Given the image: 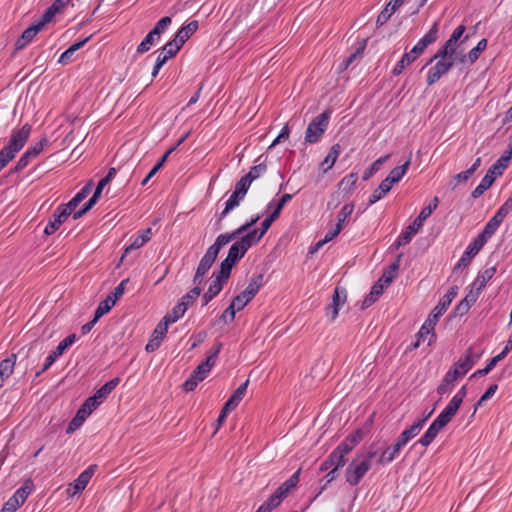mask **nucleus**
I'll use <instances>...</instances> for the list:
<instances>
[{
  "label": "nucleus",
  "instance_id": "obj_1",
  "mask_svg": "<svg viewBox=\"0 0 512 512\" xmlns=\"http://www.w3.org/2000/svg\"><path fill=\"white\" fill-rule=\"evenodd\" d=\"M438 23L435 22L429 31L413 46L410 52L404 53L392 70L394 76L400 75L406 66L414 62L432 43L437 40Z\"/></svg>",
  "mask_w": 512,
  "mask_h": 512
},
{
  "label": "nucleus",
  "instance_id": "obj_2",
  "mask_svg": "<svg viewBox=\"0 0 512 512\" xmlns=\"http://www.w3.org/2000/svg\"><path fill=\"white\" fill-rule=\"evenodd\" d=\"M411 164V155L404 164L393 168L389 175L380 183L369 197L368 204L373 205L381 200L392 188V185L398 183L405 175Z\"/></svg>",
  "mask_w": 512,
  "mask_h": 512
},
{
  "label": "nucleus",
  "instance_id": "obj_3",
  "mask_svg": "<svg viewBox=\"0 0 512 512\" xmlns=\"http://www.w3.org/2000/svg\"><path fill=\"white\" fill-rule=\"evenodd\" d=\"M331 111L325 110L316 116L309 124L305 132V141L307 143H316L320 140L329 125Z\"/></svg>",
  "mask_w": 512,
  "mask_h": 512
},
{
  "label": "nucleus",
  "instance_id": "obj_4",
  "mask_svg": "<svg viewBox=\"0 0 512 512\" xmlns=\"http://www.w3.org/2000/svg\"><path fill=\"white\" fill-rule=\"evenodd\" d=\"M361 454H358L347 466L345 471L346 482L350 486H356L360 483L365 474L370 470L371 463L367 460H359Z\"/></svg>",
  "mask_w": 512,
  "mask_h": 512
},
{
  "label": "nucleus",
  "instance_id": "obj_5",
  "mask_svg": "<svg viewBox=\"0 0 512 512\" xmlns=\"http://www.w3.org/2000/svg\"><path fill=\"white\" fill-rule=\"evenodd\" d=\"M264 283V275L262 273L254 274L245 288L240 294L235 296L232 301L235 302L237 306L241 309L244 307L255 297L260 288Z\"/></svg>",
  "mask_w": 512,
  "mask_h": 512
},
{
  "label": "nucleus",
  "instance_id": "obj_6",
  "mask_svg": "<svg viewBox=\"0 0 512 512\" xmlns=\"http://www.w3.org/2000/svg\"><path fill=\"white\" fill-rule=\"evenodd\" d=\"M115 175L116 169L113 167L110 168L108 170L107 175L98 182L97 187L91 198L86 203L83 204L80 210L73 213L74 220L83 217L89 210L92 209V207L97 203L98 199L100 198L104 187L115 177Z\"/></svg>",
  "mask_w": 512,
  "mask_h": 512
},
{
  "label": "nucleus",
  "instance_id": "obj_7",
  "mask_svg": "<svg viewBox=\"0 0 512 512\" xmlns=\"http://www.w3.org/2000/svg\"><path fill=\"white\" fill-rule=\"evenodd\" d=\"M76 334H70L66 338H64L45 359V363L42 368L36 372L35 377H39L43 372L48 370L51 365L56 361V359L61 356L64 351L69 348L76 341Z\"/></svg>",
  "mask_w": 512,
  "mask_h": 512
},
{
  "label": "nucleus",
  "instance_id": "obj_8",
  "mask_svg": "<svg viewBox=\"0 0 512 512\" xmlns=\"http://www.w3.org/2000/svg\"><path fill=\"white\" fill-rule=\"evenodd\" d=\"M253 245L256 244L251 240V237L245 234L231 245L226 258L237 264Z\"/></svg>",
  "mask_w": 512,
  "mask_h": 512
},
{
  "label": "nucleus",
  "instance_id": "obj_9",
  "mask_svg": "<svg viewBox=\"0 0 512 512\" xmlns=\"http://www.w3.org/2000/svg\"><path fill=\"white\" fill-rule=\"evenodd\" d=\"M30 132V124H25L20 129L13 130L8 144L5 147L12 151L14 154H17L26 144Z\"/></svg>",
  "mask_w": 512,
  "mask_h": 512
},
{
  "label": "nucleus",
  "instance_id": "obj_10",
  "mask_svg": "<svg viewBox=\"0 0 512 512\" xmlns=\"http://www.w3.org/2000/svg\"><path fill=\"white\" fill-rule=\"evenodd\" d=\"M119 378H113L102 385L96 392L88 397L86 401V406H90L96 409L107 397L108 395L116 388L119 384Z\"/></svg>",
  "mask_w": 512,
  "mask_h": 512
},
{
  "label": "nucleus",
  "instance_id": "obj_11",
  "mask_svg": "<svg viewBox=\"0 0 512 512\" xmlns=\"http://www.w3.org/2000/svg\"><path fill=\"white\" fill-rule=\"evenodd\" d=\"M96 470V464L89 465L83 472L79 474V476L73 481V483L69 484V487L67 488V493L74 496L82 492L88 485L89 481L91 480Z\"/></svg>",
  "mask_w": 512,
  "mask_h": 512
},
{
  "label": "nucleus",
  "instance_id": "obj_12",
  "mask_svg": "<svg viewBox=\"0 0 512 512\" xmlns=\"http://www.w3.org/2000/svg\"><path fill=\"white\" fill-rule=\"evenodd\" d=\"M458 290L459 288L456 285L451 286L449 288L447 293L439 300L437 306L432 310V312L428 316L430 322H433L434 324L437 323L439 317L443 315V313L451 304L452 300L457 296Z\"/></svg>",
  "mask_w": 512,
  "mask_h": 512
},
{
  "label": "nucleus",
  "instance_id": "obj_13",
  "mask_svg": "<svg viewBox=\"0 0 512 512\" xmlns=\"http://www.w3.org/2000/svg\"><path fill=\"white\" fill-rule=\"evenodd\" d=\"M455 62L449 60H438L434 66H432L427 73L426 82L428 86H431L438 82L442 76L448 73L454 66Z\"/></svg>",
  "mask_w": 512,
  "mask_h": 512
},
{
  "label": "nucleus",
  "instance_id": "obj_14",
  "mask_svg": "<svg viewBox=\"0 0 512 512\" xmlns=\"http://www.w3.org/2000/svg\"><path fill=\"white\" fill-rule=\"evenodd\" d=\"M347 300V290L344 287L336 286L332 295V304L327 307L326 315L330 317L331 321H334L340 308L345 304Z\"/></svg>",
  "mask_w": 512,
  "mask_h": 512
},
{
  "label": "nucleus",
  "instance_id": "obj_15",
  "mask_svg": "<svg viewBox=\"0 0 512 512\" xmlns=\"http://www.w3.org/2000/svg\"><path fill=\"white\" fill-rule=\"evenodd\" d=\"M485 244L480 241L477 237L467 246L461 258L454 266L453 271L460 268H466L471 263L472 259L479 253Z\"/></svg>",
  "mask_w": 512,
  "mask_h": 512
},
{
  "label": "nucleus",
  "instance_id": "obj_16",
  "mask_svg": "<svg viewBox=\"0 0 512 512\" xmlns=\"http://www.w3.org/2000/svg\"><path fill=\"white\" fill-rule=\"evenodd\" d=\"M435 325L436 324L430 322V320L427 319L420 328L419 332L416 334V340L411 344V347L413 349L418 348L421 342H424L426 339H428V346L434 344L437 338L434 332Z\"/></svg>",
  "mask_w": 512,
  "mask_h": 512
},
{
  "label": "nucleus",
  "instance_id": "obj_17",
  "mask_svg": "<svg viewBox=\"0 0 512 512\" xmlns=\"http://www.w3.org/2000/svg\"><path fill=\"white\" fill-rule=\"evenodd\" d=\"M483 352L473 354V348L469 347L465 354L461 356L452 368H456L460 371V376L465 375L474 364L481 358Z\"/></svg>",
  "mask_w": 512,
  "mask_h": 512
},
{
  "label": "nucleus",
  "instance_id": "obj_18",
  "mask_svg": "<svg viewBox=\"0 0 512 512\" xmlns=\"http://www.w3.org/2000/svg\"><path fill=\"white\" fill-rule=\"evenodd\" d=\"M70 215L71 213L68 210H66L62 205H59L52 216L49 218V221L44 229V233L46 235H52Z\"/></svg>",
  "mask_w": 512,
  "mask_h": 512
},
{
  "label": "nucleus",
  "instance_id": "obj_19",
  "mask_svg": "<svg viewBox=\"0 0 512 512\" xmlns=\"http://www.w3.org/2000/svg\"><path fill=\"white\" fill-rule=\"evenodd\" d=\"M364 433L362 429H357L349 434L335 449L344 458L349 454L363 439Z\"/></svg>",
  "mask_w": 512,
  "mask_h": 512
},
{
  "label": "nucleus",
  "instance_id": "obj_20",
  "mask_svg": "<svg viewBox=\"0 0 512 512\" xmlns=\"http://www.w3.org/2000/svg\"><path fill=\"white\" fill-rule=\"evenodd\" d=\"M167 330L168 325L161 320L155 327L151 338L149 339L148 343L145 346L146 352L152 353L160 347L163 339L166 336Z\"/></svg>",
  "mask_w": 512,
  "mask_h": 512
},
{
  "label": "nucleus",
  "instance_id": "obj_21",
  "mask_svg": "<svg viewBox=\"0 0 512 512\" xmlns=\"http://www.w3.org/2000/svg\"><path fill=\"white\" fill-rule=\"evenodd\" d=\"M210 372L207 368L203 367L200 363L190 374L188 379L183 383V389L186 392L193 391L199 382L203 381L207 374Z\"/></svg>",
  "mask_w": 512,
  "mask_h": 512
},
{
  "label": "nucleus",
  "instance_id": "obj_22",
  "mask_svg": "<svg viewBox=\"0 0 512 512\" xmlns=\"http://www.w3.org/2000/svg\"><path fill=\"white\" fill-rule=\"evenodd\" d=\"M405 445L406 444L399 437H397L393 445L382 451L377 460V463L381 465L391 463L399 455L400 451Z\"/></svg>",
  "mask_w": 512,
  "mask_h": 512
},
{
  "label": "nucleus",
  "instance_id": "obj_23",
  "mask_svg": "<svg viewBox=\"0 0 512 512\" xmlns=\"http://www.w3.org/2000/svg\"><path fill=\"white\" fill-rule=\"evenodd\" d=\"M44 26L45 25H42V22L38 20L36 23L25 29L15 43L16 50L23 49Z\"/></svg>",
  "mask_w": 512,
  "mask_h": 512
},
{
  "label": "nucleus",
  "instance_id": "obj_24",
  "mask_svg": "<svg viewBox=\"0 0 512 512\" xmlns=\"http://www.w3.org/2000/svg\"><path fill=\"white\" fill-rule=\"evenodd\" d=\"M461 377L460 371L456 368H451L447 371L441 383L437 387V393L440 395H445L451 392L454 387L455 381Z\"/></svg>",
  "mask_w": 512,
  "mask_h": 512
},
{
  "label": "nucleus",
  "instance_id": "obj_25",
  "mask_svg": "<svg viewBox=\"0 0 512 512\" xmlns=\"http://www.w3.org/2000/svg\"><path fill=\"white\" fill-rule=\"evenodd\" d=\"M346 464V459L334 449L321 463L320 471L325 472L332 468L340 469Z\"/></svg>",
  "mask_w": 512,
  "mask_h": 512
},
{
  "label": "nucleus",
  "instance_id": "obj_26",
  "mask_svg": "<svg viewBox=\"0 0 512 512\" xmlns=\"http://www.w3.org/2000/svg\"><path fill=\"white\" fill-rule=\"evenodd\" d=\"M152 236V229L147 228L143 230L140 234L135 236L129 246H127L122 254L121 260H123L131 251L137 250L141 248L145 243H147Z\"/></svg>",
  "mask_w": 512,
  "mask_h": 512
},
{
  "label": "nucleus",
  "instance_id": "obj_27",
  "mask_svg": "<svg viewBox=\"0 0 512 512\" xmlns=\"http://www.w3.org/2000/svg\"><path fill=\"white\" fill-rule=\"evenodd\" d=\"M402 257V253L398 254L396 259L388 266V269L385 270L382 276L379 278L378 282L384 284V287L389 286L393 279L397 276Z\"/></svg>",
  "mask_w": 512,
  "mask_h": 512
},
{
  "label": "nucleus",
  "instance_id": "obj_28",
  "mask_svg": "<svg viewBox=\"0 0 512 512\" xmlns=\"http://www.w3.org/2000/svg\"><path fill=\"white\" fill-rule=\"evenodd\" d=\"M92 181H89L76 195L67 203L61 204L71 214L75 208L88 196L91 192Z\"/></svg>",
  "mask_w": 512,
  "mask_h": 512
},
{
  "label": "nucleus",
  "instance_id": "obj_29",
  "mask_svg": "<svg viewBox=\"0 0 512 512\" xmlns=\"http://www.w3.org/2000/svg\"><path fill=\"white\" fill-rule=\"evenodd\" d=\"M341 153V146L339 143H336L334 145H332V147L330 148L328 154L326 155V157L324 158V160L320 163V169L326 173L327 171H329L330 169H332V167L334 166L338 156L340 155Z\"/></svg>",
  "mask_w": 512,
  "mask_h": 512
},
{
  "label": "nucleus",
  "instance_id": "obj_30",
  "mask_svg": "<svg viewBox=\"0 0 512 512\" xmlns=\"http://www.w3.org/2000/svg\"><path fill=\"white\" fill-rule=\"evenodd\" d=\"M69 2V0H56L40 17L39 20L42 22V25L49 23Z\"/></svg>",
  "mask_w": 512,
  "mask_h": 512
},
{
  "label": "nucleus",
  "instance_id": "obj_31",
  "mask_svg": "<svg viewBox=\"0 0 512 512\" xmlns=\"http://www.w3.org/2000/svg\"><path fill=\"white\" fill-rule=\"evenodd\" d=\"M276 220L274 215H269L264 221L261 223L260 229H252L247 233L251 240L257 244L261 238L266 234L268 229L271 227L272 223Z\"/></svg>",
  "mask_w": 512,
  "mask_h": 512
},
{
  "label": "nucleus",
  "instance_id": "obj_32",
  "mask_svg": "<svg viewBox=\"0 0 512 512\" xmlns=\"http://www.w3.org/2000/svg\"><path fill=\"white\" fill-rule=\"evenodd\" d=\"M510 156L505 153L489 168L485 176H490L495 181L497 176L502 175L503 171L507 168Z\"/></svg>",
  "mask_w": 512,
  "mask_h": 512
},
{
  "label": "nucleus",
  "instance_id": "obj_33",
  "mask_svg": "<svg viewBox=\"0 0 512 512\" xmlns=\"http://www.w3.org/2000/svg\"><path fill=\"white\" fill-rule=\"evenodd\" d=\"M248 384L249 380H246L233 392L231 397L224 404L226 408L234 410L238 406V404L242 401L243 397L246 394Z\"/></svg>",
  "mask_w": 512,
  "mask_h": 512
},
{
  "label": "nucleus",
  "instance_id": "obj_34",
  "mask_svg": "<svg viewBox=\"0 0 512 512\" xmlns=\"http://www.w3.org/2000/svg\"><path fill=\"white\" fill-rule=\"evenodd\" d=\"M300 480V470L293 473L284 483H282L275 491L284 499L289 492L295 488Z\"/></svg>",
  "mask_w": 512,
  "mask_h": 512
},
{
  "label": "nucleus",
  "instance_id": "obj_35",
  "mask_svg": "<svg viewBox=\"0 0 512 512\" xmlns=\"http://www.w3.org/2000/svg\"><path fill=\"white\" fill-rule=\"evenodd\" d=\"M442 429L443 428L438 424L432 422L426 432L414 445L420 444L423 447H428L435 440L436 436Z\"/></svg>",
  "mask_w": 512,
  "mask_h": 512
},
{
  "label": "nucleus",
  "instance_id": "obj_36",
  "mask_svg": "<svg viewBox=\"0 0 512 512\" xmlns=\"http://www.w3.org/2000/svg\"><path fill=\"white\" fill-rule=\"evenodd\" d=\"M496 273V267H488L483 272L479 273L472 283L473 289H477V291H481L486 283L493 278Z\"/></svg>",
  "mask_w": 512,
  "mask_h": 512
},
{
  "label": "nucleus",
  "instance_id": "obj_37",
  "mask_svg": "<svg viewBox=\"0 0 512 512\" xmlns=\"http://www.w3.org/2000/svg\"><path fill=\"white\" fill-rule=\"evenodd\" d=\"M384 290V284L380 282H376L372 288L370 293L364 298L361 304V309L364 310L374 304L378 298L382 295Z\"/></svg>",
  "mask_w": 512,
  "mask_h": 512
},
{
  "label": "nucleus",
  "instance_id": "obj_38",
  "mask_svg": "<svg viewBox=\"0 0 512 512\" xmlns=\"http://www.w3.org/2000/svg\"><path fill=\"white\" fill-rule=\"evenodd\" d=\"M487 47V40L485 38L481 39L477 45L472 48L467 55H464L462 58L459 59L461 63H465L466 61L469 64H473L477 61L480 54L486 49Z\"/></svg>",
  "mask_w": 512,
  "mask_h": 512
},
{
  "label": "nucleus",
  "instance_id": "obj_39",
  "mask_svg": "<svg viewBox=\"0 0 512 512\" xmlns=\"http://www.w3.org/2000/svg\"><path fill=\"white\" fill-rule=\"evenodd\" d=\"M427 212L420 211L419 215L414 219V221L408 225L402 232L409 237L411 240L418 232V230L422 227L423 222L428 218Z\"/></svg>",
  "mask_w": 512,
  "mask_h": 512
},
{
  "label": "nucleus",
  "instance_id": "obj_40",
  "mask_svg": "<svg viewBox=\"0 0 512 512\" xmlns=\"http://www.w3.org/2000/svg\"><path fill=\"white\" fill-rule=\"evenodd\" d=\"M186 311L185 304L178 302L173 309L162 318V321L169 326V324H173L183 317Z\"/></svg>",
  "mask_w": 512,
  "mask_h": 512
},
{
  "label": "nucleus",
  "instance_id": "obj_41",
  "mask_svg": "<svg viewBox=\"0 0 512 512\" xmlns=\"http://www.w3.org/2000/svg\"><path fill=\"white\" fill-rule=\"evenodd\" d=\"M16 360H17V355L11 354L10 356H8L7 358H5L4 360H2L0 362V376L4 380L8 379L11 376V374L13 373L14 367L16 364Z\"/></svg>",
  "mask_w": 512,
  "mask_h": 512
},
{
  "label": "nucleus",
  "instance_id": "obj_42",
  "mask_svg": "<svg viewBox=\"0 0 512 512\" xmlns=\"http://www.w3.org/2000/svg\"><path fill=\"white\" fill-rule=\"evenodd\" d=\"M159 40V36L154 34L152 31H149L148 34L144 37V39L137 46L136 52L138 54H144L148 52L152 46L158 43Z\"/></svg>",
  "mask_w": 512,
  "mask_h": 512
},
{
  "label": "nucleus",
  "instance_id": "obj_43",
  "mask_svg": "<svg viewBox=\"0 0 512 512\" xmlns=\"http://www.w3.org/2000/svg\"><path fill=\"white\" fill-rule=\"evenodd\" d=\"M229 243L228 237L224 234H220L215 242L207 249L205 255L216 260L220 249Z\"/></svg>",
  "mask_w": 512,
  "mask_h": 512
},
{
  "label": "nucleus",
  "instance_id": "obj_44",
  "mask_svg": "<svg viewBox=\"0 0 512 512\" xmlns=\"http://www.w3.org/2000/svg\"><path fill=\"white\" fill-rule=\"evenodd\" d=\"M243 199H244L243 196H241L239 193H236L235 191H233V193L231 194L229 199L225 202V208L219 215V221L224 219L231 210H233L240 204V201Z\"/></svg>",
  "mask_w": 512,
  "mask_h": 512
},
{
  "label": "nucleus",
  "instance_id": "obj_45",
  "mask_svg": "<svg viewBox=\"0 0 512 512\" xmlns=\"http://www.w3.org/2000/svg\"><path fill=\"white\" fill-rule=\"evenodd\" d=\"M421 422H414L410 427L406 428L401 434L398 436L405 444H407L410 440L416 437L421 429Z\"/></svg>",
  "mask_w": 512,
  "mask_h": 512
},
{
  "label": "nucleus",
  "instance_id": "obj_46",
  "mask_svg": "<svg viewBox=\"0 0 512 512\" xmlns=\"http://www.w3.org/2000/svg\"><path fill=\"white\" fill-rule=\"evenodd\" d=\"M292 199L291 194H283L279 201L277 203H274V201H271L267 205V209H271L274 206L273 211L271 212V215H274L276 219L280 216V213L283 209V207Z\"/></svg>",
  "mask_w": 512,
  "mask_h": 512
},
{
  "label": "nucleus",
  "instance_id": "obj_47",
  "mask_svg": "<svg viewBox=\"0 0 512 512\" xmlns=\"http://www.w3.org/2000/svg\"><path fill=\"white\" fill-rule=\"evenodd\" d=\"M223 287H221V284L219 282H211L208 290L203 294L202 296V305H207L214 297H216Z\"/></svg>",
  "mask_w": 512,
  "mask_h": 512
},
{
  "label": "nucleus",
  "instance_id": "obj_48",
  "mask_svg": "<svg viewBox=\"0 0 512 512\" xmlns=\"http://www.w3.org/2000/svg\"><path fill=\"white\" fill-rule=\"evenodd\" d=\"M222 343H217L214 345L208 352V355L206 357V360L201 362L202 366L207 368L208 370H211V368L215 365L216 359L218 357V354L221 350Z\"/></svg>",
  "mask_w": 512,
  "mask_h": 512
},
{
  "label": "nucleus",
  "instance_id": "obj_49",
  "mask_svg": "<svg viewBox=\"0 0 512 512\" xmlns=\"http://www.w3.org/2000/svg\"><path fill=\"white\" fill-rule=\"evenodd\" d=\"M357 180L358 175L356 173H350L349 175L342 178V180L339 182V189L345 193H350L354 189Z\"/></svg>",
  "mask_w": 512,
  "mask_h": 512
},
{
  "label": "nucleus",
  "instance_id": "obj_50",
  "mask_svg": "<svg viewBox=\"0 0 512 512\" xmlns=\"http://www.w3.org/2000/svg\"><path fill=\"white\" fill-rule=\"evenodd\" d=\"M267 158L264 159V161L259 162L257 165L250 168L249 172L245 174V176L253 182L254 180L258 179L261 175L265 174L267 171V164H266Z\"/></svg>",
  "mask_w": 512,
  "mask_h": 512
},
{
  "label": "nucleus",
  "instance_id": "obj_51",
  "mask_svg": "<svg viewBox=\"0 0 512 512\" xmlns=\"http://www.w3.org/2000/svg\"><path fill=\"white\" fill-rule=\"evenodd\" d=\"M500 226L497 225L492 220H489L483 231L477 236V238L482 241L484 244L488 241L489 238L493 236V234L498 230Z\"/></svg>",
  "mask_w": 512,
  "mask_h": 512
},
{
  "label": "nucleus",
  "instance_id": "obj_52",
  "mask_svg": "<svg viewBox=\"0 0 512 512\" xmlns=\"http://www.w3.org/2000/svg\"><path fill=\"white\" fill-rule=\"evenodd\" d=\"M242 309L235 304V302L231 301L230 305L224 310L219 320L223 323L233 322L235 319L236 311H241Z\"/></svg>",
  "mask_w": 512,
  "mask_h": 512
},
{
  "label": "nucleus",
  "instance_id": "obj_53",
  "mask_svg": "<svg viewBox=\"0 0 512 512\" xmlns=\"http://www.w3.org/2000/svg\"><path fill=\"white\" fill-rule=\"evenodd\" d=\"M390 158V154L382 156L375 160L369 168H367L363 173V180H368L375 172H377L381 165L384 164Z\"/></svg>",
  "mask_w": 512,
  "mask_h": 512
},
{
  "label": "nucleus",
  "instance_id": "obj_54",
  "mask_svg": "<svg viewBox=\"0 0 512 512\" xmlns=\"http://www.w3.org/2000/svg\"><path fill=\"white\" fill-rule=\"evenodd\" d=\"M493 184V179L490 176H484L476 188L472 191L473 198H479L483 193L488 190Z\"/></svg>",
  "mask_w": 512,
  "mask_h": 512
},
{
  "label": "nucleus",
  "instance_id": "obj_55",
  "mask_svg": "<svg viewBox=\"0 0 512 512\" xmlns=\"http://www.w3.org/2000/svg\"><path fill=\"white\" fill-rule=\"evenodd\" d=\"M198 26V21L193 20L181 27L176 33L179 34V37H183L184 40L187 41L197 31Z\"/></svg>",
  "mask_w": 512,
  "mask_h": 512
},
{
  "label": "nucleus",
  "instance_id": "obj_56",
  "mask_svg": "<svg viewBox=\"0 0 512 512\" xmlns=\"http://www.w3.org/2000/svg\"><path fill=\"white\" fill-rule=\"evenodd\" d=\"M115 304L116 303L108 297L102 300L94 312L96 319H100L102 316L108 313Z\"/></svg>",
  "mask_w": 512,
  "mask_h": 512
},
{
  "label": "nucleus",
  "instance_id": "obj_57",
  "mask_svg": "<svg viewBox=\"0 0 512 512\" xmlns=\"http://www.w3.org/2000/svg\"><path fill=\"white\" fill-rule=\"evenodd\" d=\"M202 289L200 287H193L189 292L182 296L180 303H184L186 309L200 296Z\"/></svg>",
  "mask_w": 512,
  "mask_h": 512
},
{
  "label": "nucleus",
  "instance_id": "obj_58",
  "mask_svg": "<svg viewBox=\"0 0 512 512\" xmlns=\"http://www.w3.org/2000/svg\"><path fill=\"white\" fill-rule=\"evenodd\" d=\"M446 60V61H453L455 62L456 59H457V56H454L451 52H449V50L445 47V46H442L439 48V50L436 52V54L428 61L427 64H431L433 61L435 60Z\"/></svg>",
  "mask_w": 512,
  "mask_h": 512
},
{
  "label": "nucleus",
  "instance_id": "obj_59",
  "mask_svg": "<svg viewBox=\"0 0 512 512\" xmlns=\"http://www.w3.org/2000/svg\"><path fill=\"white\" fill-rule=\"evenodd\" d=\"M177 51L173 48V45L166 43L160 50L157 58L164 64L171 58L177 55Z\"/></svg>",
  "mask_w": 512,
  "mask_h": 512
},
{
  "label": "nucleus",
  "instance_id": "obj_60",
  "mask_svg": "<svg viewBox=\"0 0 512 512\" xmlns=\"http://www.w3.org/2000/svg\"><path fill=\"white\" fill-rule=\"evenodd\" d=\"M48 144V139L46 137H42L40 141L30 146L25 152L29 154V156L33 159L36 158L44 149V147Z\"/></svg>",
  "mask_w": 512,
  "mask_h": 512
},
{
  "label": "nucleus",
  "instance_id": "obj_61",
  "mask_svg": "<svg viewBox=\"0 0 512 512\" xmlns=\"http://www.w3.org/2000/svg\"><path fill=\"white\" fill-rule=\"evenodd\" d=\"M363 50L364 46L359 47L354 53L343 59V61L338 66L339 72L341 73L345 71L362 54Z\"/></svg>",
  "mask_w": 512,
  "mask_h": 512
},
{
  "label": "nucleus",
  "instance_id": "obj_62",
  "mask_svg": "<svg viewBox=\"0 0 512 512\" xmlns=\"http://www.w3.org/2000/svg\"><path fill=\"white\" fill-rule=\"evenodd\" d=\"M172 19L169 16L162 17L151 30L154 34L161 38L162 33L169 27Z\"/></svg>",
  "mask_w": 512,
  "mask_h": 512
},
{
  "label": "nucleus",
  "instance_id": "obj_63",
  "mask_svg": "<svg viewBox=\"0 0 512 512\" xmlns=\"http://www.w3.org/2000/svg\"><path fill=\"white\" fill-rule=\"evenodd\" d=\"M283 500L284 498L275 491L263 504L267 507L268 511L272 512L281 505Z\"/></svg>",
  "mask_w": 512,
  "mask_h": 512
},
{
  "label": "nucleus",
  "instance_id": "obj_64",
  "mask_svg": "<svg viewBox=\"0 0 512 512\" xmlns=\"http://www.w3.org/2000/svg\"><path fill=\"white\" fill-rule=\"evenodd\" d=\"M31 159L32 158L29 156V154L24 152V154L19 158V160L15 164V166L10 169L9 174L21 172L23 169H25L28 166Z\"/></svg>",
  "mask_w": 512,
  "mask_h": 512
}]
</instances>
